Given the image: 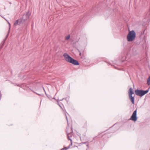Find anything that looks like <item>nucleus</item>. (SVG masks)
Returning <instances> with one entry per match:
<instances>
[{"instance_id":"obj_1","label":"nucleus","mask_w":150,"mask_h":150,"mask_svg":"<svg viewBox=\"0 0 150 150\" xmlns=\"http://www.w3.org/2000/svg\"><path fill=\"white\" fill-rule=\"evenodd\" d=\"M150 88L145 91L137 89L135 90L134 92L136 95L142 97L148 92Z\"/></svg>"},{"instance_id":"obj_2","label":"nucleus","mask_w":150,"mask_h":150,"mask_svg":"<svg viewBox=\"0 0 150 150\" xmlns=\"http://www.w3.org/2000/svg\"><path fill=\"white\" fill-rule=\"evenodd\" d=\"M65 116L66 117L67 121V123H68V126L66 128V133H67V137H68V139H70L71 141V139H70L69 138V134H71V133H72V132H73L72 129L71 127H69V124H68V122L67 118V115L66 114H65Z\"/></svg>"},{"instance_id":"obj_3","label":"nucleus","mask_w":150,"mask_h":150,"mask_svg":"<svg viewBox=\"0 0 150 150\" xmlns=\"http://www.w3.org/2000/svg\"><path fill=\"white\" fill-rule=\"evenodd\" d=\"M28 18H29L26 16L23 15L22 17L19 19V22L18 25L23 23L24 22L26 21Z\"/></svg>"},{"instance_id":"obj_4","label":"nucleus","mask_w":150,"mask_h":150,"mask_svg":"<svg viewBox=\"0 0 150 150\" xmlns=\"http://www.w3.org/2000/svg\"><path fill=\"white\" fill-rule=\"evenodd\" d=\"M75 65H79V63L78 61L74 59L71 57L68 62Z\"/></svg>"},{"instance_id":"obj_5","label":"nucleus","mask_w":150,"mask_h":150,"mask_svg":"<svg viewBox=\"0 0 150 150\" xmlns=\"http://www.w3.org/2000/svg\"><path fill=\"white\" fill-rule=\"evenodd\" d=\"M137 109H136L132 115V120L135 122L137 121Z\"/></svg>"},{"instance_id":"obj_6","label":"nucleus","mask_w":150,"mask_h":150,"mask_svg":"<svg viewBox=\"0 0 150 150\" xmlns=\"http://www.w3.org/2000/svg\"><path fill=\"white\" fill-rule=\"evenodd\" d=\"M63 56L66 61L68 62L71 57L68 54L66 53H64Z\"/></svg>"},{"instance_id":"obj_7","label":"nucleus","mask_w":150,"mask_h":150,"mask_svg":"<svg viewBox=\"0 0 150 150\" xmlns=\"http://www.w3.org/2000/svg\"><path fill=\"white\" fill-rule=\"evenodd\" d=\"M129 31V33L127 37V40L129 41H131V31H130L129 28H128Z\"/></svg>"},{"instance_id":"obj_8","label":"nucleus","mask_w":150,"mask_h":150,"mask_svg":"<svg viewBox=\"0 0 150 150\" xmlns=\"http://www.w3.org/2000/svg\"><path fill=\"white\" fill-rule=\"evenodd\" d=\"M136 36V34L135 32L133 30H132V41L135 39Z\"/></svg>"},{"instance_id":"obj_9","label":"nucleus","mask_w":150,"mask_h":150,"mask_svg":"<svg viewBox=\"0 0 150 150\" xmlns=\"http://www.w3.org/2000/svg\"><path fill=\"white\" fill-rule=\"evenodd\" d=\"M67 99V98H63V99H62L61 100H59L58 99L57 100V104L61 108V109L64 111V110L63 109V108H62V107L61 106V105H60V104H59V102L60 101H62L64 99H65V100H66V99Z\"/></svg>"},{"instance_id":"obj_10","label":"nucleus","mask_w":150,"mask_h":150,"mask_svg":"<svg viewBox=\"0 0 150 150\" xmlns=\"http://www.w3.org/2000/svg\"><path fill=\"white\" fill-rule=\"evenodd\" d=\"M106 134H104L103 132L100 133L98 135V137H99L100 138H102L104 136H105Z\"/></svg>"},{"instance_id":"obj_11","label":"nucleus","mask_w":150,"mask_h":150,"mask_svg":"<svg viewBox=\"0 0 150 150\" xmlns=\"http://www.w3.org/2000/svg\"><path fill=\"white\" fill-rule=\"evenodd\" d=\"M129 99L131 101V88H130L129 89Z\"/></svg>"},{"instance_id":"obj_12","label":"nucleus","mask_w":150,"mask_h":150,"mask_svg":"<svg viewBox=\"0 0 150 150\" xmlns=\"http://www.w3.org/2000/svg\"><path fill=\"white\" fill-rule=\"evenodd\" d=\"M27 17H28L29 18L31 15V13H29V11H28L25 14H24Z\"/></svg>"},{"instance_id":"obj_13","label":"nucleus","mask_w":150,"mask_h":150,"mask_svg":"<svg viewBox=\"0 0 150 150\" xmlns=\"http://www.w3.org/2000/svg\"><path fill=\"white\" fill-rule=\"evenodd\" d=\"M19 19H18V20H16L15 22V23H14V26H16L18 24V23H19Z\"/></svg>"},{"instance_id":"obj_14","label":"nucleus","mask_w":150,"mask_h":150,"mask_svg":"<svg viewBox=\"0 0 150 150\" xmlns=\"http://www.w3.org/2000/svg\"><path fill=\"white\" fill-rule=\"evenodd\" d=\"M147 84L148 85H150V76L148 78L147 81Z\"/></svg>"},{"instance_id":"obj_15","label":"nucleus","mask_w":150,"mask_h":150,"mask_svg":"<svg viewBox=\"0 0 150 150\" xmlns=\"http://www.w3.org/2000/svg\"><path fill=\"white\" fill-rule=\"evenodd\" d=\"M47 95V97L49 98L50 99H55V98H52V97L50 95Z\"/></svg>"},{"instance_id":"obj_16","label":"nucleus","mask_w":150,"mask_h":150,"mask_svg":"<svg viewBox=\"0 0 150 150\" xmlns=\"http://www.w3.org/2000/svg\"><path fill=\"white\" fill-rule=\"evenodd\" d=\"M70 35H67L65 37V39L66 40H69L70 38Z\"/></svg>"},{"instance_id":"obj_17","label":"nucleus","mask_w":150,"mask_h":150,"mask_svg":"<svg viewBox=\"0 0 150 150\" xmlns=\"http://www.w3.org/2000/svg\"><path fill=\"white\" fill-rule=\"evenodd\" d=\"M132 103L134 104V97L132 96Z\"/></svg>"},{"instance_id":"obj_18","label":"nucleus","mask_w":150,"mask_h":150,"mask_svg":"<svg viewBox=\"0 0 150 150\" xmlns=\"http://www.w3.org/2000/svg\"><path fill=\"white\" fill-rule=\"evenodd\" d=\"M70 145H69L68 147H64V148H65V150H66L69 149L70 148Z\"/></svg>"},{"instance_id":"obj_19","label":"nucleus","mask_w":150,"mask_h":150,"mask_svg":"<svg viewBox=\"0 0 150 150\" xmlns=\"http://www.w3.org/2000/svg\"><path fill=\"white\" fill-rule=\"evenodd\" d=\"M78 50L79 52V55L80 56H81V50Z\"/></svg>"},{"instance_id":"obj_20","label":"nucleus","mask_w":150,"mask_h":150,"mask_svg":"<svg viewBox=\"0 0 150 150\" xmlns=\"http://www.w3.org/2000/svg\"><path fill=\"white\" fill-rule=\"evenodd\" d=\"M99 138H100L99 137H98V136H97L94 137V139H97Z\"/></svg>"},{"instance_id":"obj_21","label":"nucleus","mask_w":150,"mask_h":150,"mask_svg":"<svg viewBox=\"0 0 150 150\" xmlns=\"http://www.w3.org/2000/svg\"><path fill=\"white\" fill-rule=\"evenodd\" d=\"M145 31V30H144L143 32V33H141V35H143V34H144V33Z\"/></svg>"},{"instance_id":"obj_22","label":"nucleus","mask_w":150,"mask_h":150,"mask_svg":"<svg viewBox=\"0 0 150 150\" xmlns=\"http://www.w3.org/2000/svg\"><path fill=\"white\" fill-rule=\"evenodd\" d=\"M134 93L133 91V89H132V95Z\"/></svg>"},{"instance_id":"obj_23","label":"nucleus","mask_w":150,"mask_h":150,"mask_svg":"<svg viewBox=\"0 0 150 150\" xmlns=\"http://www.w3.org/2000/svg\"><path fill=\"white\" fill-rule=\"evenodd\" d=\"M65 150V148H64L60 150Z\"/></svg>"},{"instance_id":"obj_24","label":"nucleus","mask_w":150,"mask_h":150,"mask_svg":"<svg viewBox=\"0 0 150 150\" xmlns=\"http://www.w3.org/2000/svg\"><path fill=\"white\" fill-rule=\"evenodd\" d=\"M8 24H9V25L10 26V25H11V24H10V23H9L8 22Z\"/></svg>"},{"instance_id":"obj_25","label":"nucleus","mask_w":150,"mask_h":150,"mask_svg":"<svg viewBox=\"0 0 150 150\" xmlns=\"http://www.w3.org/2000/svg\"><path fill=\"white\" fill-rule=\"evenodd\" d=\"M129 120H131V116L130 117V118H129Z\"/></svg>"},{"instance_id":"obj_26","label":"nucleus","mask_w":150,"mask_h":150,"mask_svg":"<svg viewBox=\"0 0 150 150\" xmlns=\"http://www.w3.org/2000/svg\"><path fill=\"white\" fill-rule=\"evenodd\" d=\"M61 103L62 105H63V103L62 102Z\"/></svg>"},{"instance_id":"obj_27","label":"nucleus","mask_w":150,"mask_h":150,"mask_svg":"<svg viewBox=\"0 0 150 150\" xmlns=\"http://www.w3.org/2000/svg\"><path fill=\"white\" fill-rule=\"evenodd\" d=\"M127 72H128V74H129V76H130V75H129V72H128V71H127Z\"/></svg>"},{"instance_id":"obj_28","label":"nucleus","mask_w":150,"mask_h":150,"mask_svg":"<svg viewBox=\"0 0 150 150\" xmlns=\"http://www.w3.org/2000/svg\"><path fill=\"white\" fill-rule=\"evenodd\" d=\"M71 145H72V143L71 142Z\"/></svg>"},{"instance_id":"obj_29","label":"nucleus","mask_w":150,"mask_h":150,"mask_svg":"<svg viewBox=\"0 0 150 150\" xmlns=\"http://www.w3.org/2000/svg\"><path fill=\"white\" fill-rule=\"evenodd\" d=\"M85 143H86L84 142V143H83V144H85Z\"/></svg>"}]
</instances>
